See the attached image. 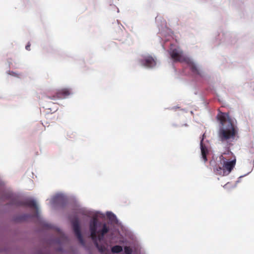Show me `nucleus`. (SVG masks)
Listing matches in <instances>:
<instances>
[{"label":"nucleus","mask_w":254,"mask_h":254,"mask_svg":"<svg viewBox=\"0 0 254 254\" xmlns=\"http://www.w3.org/2000/svg\"><path fill=\"white\" fill-rule=\"evenodd\" d=\"M222 127L218 131L219 138L222 142L233 141L234 140L238 130L228 114L220 112L217 116Z\"/></svg>","instance_id":"1"},{"label":"nucleus","mask_w":254,"mask_h":254,"mask_svg":"<svg viewBox=\"0 0 254 254\" xmlns=\"http://www.w3.org/2000/svg\"><path fill=\"white\" fill-rule=\"evenodd\" d=\"M220 159L223 167V176L229 174L236 165V156L230 150H228L220 156Z\"/></svg>","instance_id":"2"},{"label":"nucleus","mask_w":254,"mask_h":254,"mask_svg":"<svg viewBox=\"0 0 254 254\" xmlns=\"http://www.w3.org/2000/svg\"><path fill=\"white\" fill-rule=\"evenodd\" d=\"M172 60L175 62H179L187 64L188 67L190 69V60L186 57L183 51L178 47L171 45L169 51Z\"/></svg>","instance_id":"3"},{"label":"nucleus","mask_w":254,"mask_h":254,"mask_svg":"<svg viewBox=\"0 0 254 254\" xmlns=\"http://www.w3.org/2000/svg\"><path fill=\"white\" fill-rule=\"evenodd\" d=\"M71 221L72 223L73 229L76 236L78 239L79 242L82 245L84 246V241L81 233L78 218L76 217L72 219Z\"/></svg>","instance_id":"4"},{"label":"nucleus","mask_w":254,"mask_h":254,"mask_svg":"<svg viewBox=\"0 0 254 254\" xmlns=\"http://www.w3.org/2000/svg\"><path fill=\"white\" fill-rule=\"evenodd\" d=\"M139 62L142 66L147 68H152L156 64L155 60L151 56H145L139 60Z\"/></svg>","instance_id":"5"},{"label":"nucleus","mask_w":254,"mask_h":254,"mask_svg":"<svg viewBox=\"0 0 254 254\" xmlns=\"http://www.w3.org/2000/svg\"><path fill=\"white\" fill-rule=\"evenodd\" d=\"M70 94V92L69 89L67 88H63L61 89H59L55 95H54L52 96H47V98L48 99L56 100L57 99H60L63 98H65L67 96L69 95Z\"/></svg>","instance_id":"6"},{"label":"nucleus","mask_w":254,"mask_h":254,"mask_svg":"<svg viewBox=\"0 0 254 254\" xmlns=\"http://www.w3.org/2000/svg\"><path fill=\"white\" fill-rule=\"evenodd\" d=\"M98 220L96 218H94L90 222V231L91 233V237L92 240H95L97 238V225Z\"/></svg>","instance_id":"7"},{"label":"nucleus","mask_w":254,"mask_h":254,"mask_svg":"<svg viewBox=\"0 0 254 254\" xmlns=\"http://www.w3.org/2000/svg\"><path fill=\"white\" fill-rule=\"evenodd\" d=\"M13 204L17 206H28L37 209L38 207L36 201L31 199H28L23 201H17L13 203Z\"/></svg>","instance_id":"8"},{"label":"nucleus","mask_w":254,"mask_h":254,"mask_svg":"<svg viewBox=\"0 0 254 254\" xmlns=\"http://www.w3.org/2000/svg\"><path fill=\"white\" fill-rule=\"evenodd\" d=\"M109 231V228L107 226V225L104 223L103 225V228L101 230H99L97 232V233L98 234V236L97 237V240L99 241H102L105 235L107 234Z\"/></svg>","instance_id":"9"},{"label":"nucleus","mask_w":254,"mask_h":254,"mask_svg":"<svg viewBox=\"0 0 254 254\" xmlns=\"http://www.w3.org/2000/svg\"><path fill=\"white\" fill-rule=\"evenodd\" d=\"M202 140L201 141L200 148H201V158L204 162L207 161V156L209 153V151L207 147L202 144Z\"/></svg>","instance_id":"10"},{"label":"nucleus","mask_w":254,"mask_h":254,"mask_svg":"<svg viewBox=\"0 0 254 254\" xmlns=\"http://www.w3.org/2000/svg\"><path fill=\"white\" fill-rule=\"evenodd\" d=\"M94 242V244L95 247L97 248L98 251L101 254H107L108 250L107 248L103 245H99L98 242L97 238L95 240H92Z\"/></svg>","instance_id":"11"},{"label":"nucleus","mask_w":254,"mask_h":254,"mask_svg":"<svg viewBox=\"0 0 254 254\" xmlns=\"http://www.w3.org/2000/svg\"><path fill=\"white\" fill-rule=\"evenodd\" d=\"M123 251V248L121 246H115L111 249V251L113 253L118 254Z\"/></svg>","instance_id":"12"},{"label":"nucleus","mask_w":254,"mask_h":254,"mask_svg":"<svg viewBox=\"0 0 254 254\" xmlns=\"http://www.w3.org/2000/svg\"><path fill=\"white\" fill-rule=\"evenodd\" d=\"M191 73H195V74H197L198 75L200 74V72L199 70L198 69V68L197 67L196 65L192 62H191Z\"/></svg>","instance_id":"13"},{"label":"nucleus","mask_w":254,"mask_h":254,"mask_svg":"<svg viewBox=\"0 0 254 254\" xmlns=\"http://www.w3.org/2000/svg\"><path fill=\"white\" fill-rule=\"evenodd\" d=\"M214 171L218 175L223 176V167H216L214 168Z\"/></svg>","instance_id":"14"},{"label":"nucleus","mask_w":254,"mask_h":254,"mask_svg":"<svg viewBox=\"0 0 254 254\" xmlns=\"http://www.w3.org/2000/svg\"><path fill=\"white\" fill-rule=\"evenodd\" d=\"M124 251L126 254H131L132 253V249L128 246L125 247Z\"/></svg>","instance_id":"15"},{"label":"nucleus","mask_w":254,"mask_h":254,"mask_svg":"<svg viewBox=\"0 0 254 254\" xmlns=\"http://www.w3.org/2000/svg\"><path fill=\"white\" fill-rule=\"evenodd\" d=\"M30 46H31V44L30 43H28L27 45L25 46V49L28 50V51H30Z\"/></svg>","instance_id":"16"},{"label":"nucleus","mask_w":254,"mask_h":254,"mask_svg":"<svg viewBox=\"0 0 254 254\" xmlns=\"http://www.w3.org/2000/svg\"><path fill=\"white\" fill-rule=\"evenodd\" d=\"M63 252V249L61 248H59L56 250L57 254L59 253H62Z\"/></svg>","instance_id":"17"},{"label":"nucleus","mask_w":254,"mask_h":254,"mask_svg":"<svg viewBox=\"0 0 254 254\" xmlns=\"http://www.w3.org/2000/svg\"><path fill=\"white\" fill-rule=\"evenodd\" d=\"M11 75H13V76H14L19 77V75H18V74H17V73H15V72H12Z\"/></svg>","instance_id":"18"}]
</instances>
